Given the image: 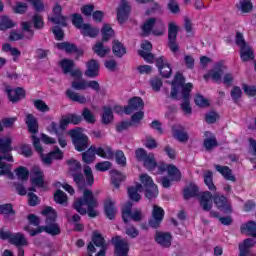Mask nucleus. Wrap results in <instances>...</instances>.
<instances>
[{
    "label": "nucleus",
    "mask_w": 256,
    "mask_h": 256,
    "mask_svg": "<svg viewBox=\"0 0 256 256\" xmlns=\"http://www.w3.org/2000/svg\"><path fill=\"white\" fill-rule=\"evenodd\" d=\"M45 175L39 166H34L31 170L30 181L33 187H38V189H45Z\"/></svg>",
    "instance_id": "obj_14"
},
{
    "label": "nucleus",
    "mask_w": 256,
    "mask_h": 256,
    "mask_svg": "<svg viewBox=\"0 0 256 256\" xmlns=\"http://www.w3.org/2000/svg\"><path fill=\"white\" fill-rule=\"evenodd\" d=\"M163 217H165V211H163V208L154 205L152 210V218L149 221L150 227H152V229H157V227L161 225Z\"/></svg>",
    "instance_id": "obj_20"
},
{
    "label": "nucleus",
    "mask_w": 256,
    "mask_h": 256,
    "mask_svg": "<svg viewBox=\"0 0 256 256\" xmlns=\"http://www.w3.org/2000/svg\"><path fill=\"white\" fill-rule=\"evenodd\" d=\"M113 121V110L111 107L104 106L102 113V123L109 125Z\"/></svg>",
    "instance_id": "obj_51"
},
{
    "label": "nucleus",
    "mask_w": 256,
    "mask_h": 256,
    "mask_svg": "<svg viewBox=\"0 0 256 256\" xmlns=\"http://www.w3.org/2000/svg\"><path fill=\"white\" fill-rule=\"evenodd\" d=\"M140 182L141 184H136L128 188V195L132 201H140L141 200V193L143 190L146 191V198L147 199H155L157 195H159V190L157 189V185L153 182V179L147 174L140 175Z\"/></svg>",
    "instance_id": "obj_3"
},
{
    "label": "nucleus",
    "mask_w": 256,
    "mask_h": 256,
    "mask_svg": "<svg viewBox=\"0 0 256 256\" xmlns=\"http://www.w3.org/2000/svg\"><path fill=\"white\" fill-rule=\"evenodd\" d=\"M197 193H199L197 186L195 184H190L184 189V198L191 199V197L197 196Z\"/></svg>",
    "instance_id": "obj_56"
},
{
    "label": "nucleus",
    "mask_w": 256,
    "mask_h": 256,
    "mask_svg": "<svg viewBox=\"0 0 256 256\" xmlns=\"http://www.w3.org/2000/svg\"><path fill=\"white\" fill-rule=\"evenodd\" d=\"M104 211L108 219H113L115 217L117 214V208L115 207V201H113V199L108 198L105 200Z\"/></svg>",
    "instance_id": "obj_35"
},
{
    "label": "nucleus",
    "mask_w": 256,
    "mask_h": 256,
    "mask_svg": "<svg viewBox=\"0 0 256 256\" xmlns=\"http://www.w3.org/2000/svg\"><path fill=\"white\" fill-rule=\"evenodd\" d=\"M214 203L221 213H231V203L225 196L216 195L214 197Z\"/></svg>",
    "instance_id": "obj_26"
},
{
    "label": "nucleus",
    "mask_w": 256,
    "mask_h": 256,
    "mask_svg": "<svg viewBox=\"0 0 256 256\" xmlns=\"http://www.w3.org/2000/svg\"><path fill=\"white\" fill-rule=\"evenodd\" d=\"M3 159H5V161L13 163V156L9 153L6 154L4 157H0V175H6L8 179H15V175L11 171V164L3 162Z\"/></svg>",
    "instance_id": "obj_18"
},
{
    "label": "nucleus",
    "mask_w": 256,
    "mask_h": 256,
    "mask_svg": "<svg viewBox=\"0 0 256 256\" xmlns=\"http://www.w3.org/2000/svg\"><path fill=\"white\" fill-rule=\"evenodd\" d=\"M177 33H179V25L175 22L168 24V39H177Z\"/></svg>",
    "instance_id": "obj_59"
},
{
    "label": "nucleus",
    "mask_w": 256,
    "mask_h": 256,
    "mask_svg": "<svg viewBox=\"0 0 256 256\" xmlns=\"http://www.w3.org/2000/svg\"><path fill=\"white\" fill-rule=\"evenodd\" d=\"M2 51H4V53H9L15 62L19 61V57H21V50L11 46L9 43L3 44Z\"/></svg>",
    "instance_id": "obj_37"
},
{
    "label": "nucleus",
    "mask_w": 256,
    "mask_h": 256,
    "mask_svg": "<svg viewBox=\"0 0 256 256\" xmlns=\"http://www.w3.org/2000/svg\"><path fill=\"white\" fill-rule=\"evenodd\" d=\"M172 136L180 143H187L189 141V135L185 131V128L179 124L172 127Z\"/></svg>",
    "instance_id": "obj_25"
},
{
    "label": "nucleus",
    "mask_w": 256,
    "mask_h": 256,
    "mask_svg": "<svg viewBox=\"0 0 256 256\" xmlns=\"http://www.w3.org/2000/svg\"><path fill=\"white\" fill-rule=\"evenodd\" d=\"M56 47L61 51H65L66 53H76L77 57H80L81 55H83V50H77V46L69 42L58 43Z\"/></svg>",
    "instance_id": "obj_33"
},
{
    "label": "nucleus",
    "mask_w": 256,
    "mask_h": 256,
    "mask_svg": "<svg viewBox=\"0 0 256 256\" xmlns=\"http://www.w3.org/2000/svg\"><path fill=\"white\" fill-rule=\"evenodd\" d=\"M96 147L91 146L86 152L82 153V160L84 163H93L95 161Z\"/></svg>",
    "instance_id": "obj_44"
},
{
    "label": "nucleus",
    "mask_w": 256,
    "mask_h": 256,
    "mask_svg": "<svg viewBox=\"0 0 256 256\" xmlns=\"http://www.w3.org/2000/svg\"><path fill=\"white\" fill-rule=\"evenodd\" d=\"M145 113L143 111H138L135 114L132 115V119L129 122H122L120 125H118L117 129L118 131H123V129H127L130 125H139L141 123V120L143 119Z\"/></svg>",
    "instance_id": "obj_30"
},
{
    "label": "nucleus",
    "mask_w": 256,
    "mask_h": 256,
    "mask_svg": "<svg viewBox=\"0 0 256 256\" xmlns=\"http://www.w3.org/2000/svg\"><path fill=\"white\" fill-rule=\"evenodd\" d=\"M143 107H145L143 99L140 97H134L129 100L128 105L124 108V113H126V115H131V113H134V111H140Z\"/></svg>",
    "instance_id": "obj_22"
},
{
    "label": "nucleus",
    "mask_w": 256,
    "mask_h": 256,
    "mask_svg": "<svg viewBox=\"0 0 256 256\" xmlns=\"http://www.w3.org/2000/svg\"><path fill=\"white\" fill-rule=\"evenodd\" d=\"M42 215L46 217V226L31 229V225H26L24 227V231L30 233L31 237H35V235H39V233H43V231L48 233V235H59V233H61V228H59V225L55 223V219H57V212L55 209L47 206L42 210Z\"/></svg>",
    "instance_id": "obj_4"
},
{
    "label": "nucleus",
    "mask_w": 256,
    "mask_h": 256,
    "mask_svg": "<svg viewBox=\"0 0 256 256\" xmlns=\"http://www.w3.org/2000/svg\"><path fill=\"white\" fill-rule=\"evenodd\" d=\"M72 87L77 91H85V89H92L93 91H96V93H99V91H101V86L99 85V82L95 80H75L72 82Z\"/></svg>",
    "instance_id": "obj_13"
},
{
    "label": "nucleus",
    "mask_w": 256,
    "mask_h": 256,
    "mask_svg": "<svg viewBox=\"0 0 256 256\" xmlns=\"http://www.w3.org/2000/svg\"><path fill=\"white\" fill-rule=\"evenodd\" d=\"M96 155L102 159H113V157H115V152H113L111 146L104 145L96 148Z\"/></svg>",
    "instance_id": "obj_36"
},
{
    "label": "nucleus",
    "mask_w": 256,
    "mask_h": 256,
    "mask_svg": "<svg viewBox=\"0 0 256 256\" xmlns=\"http://www.w3.org/2000/svg\"><path fill=\"white\" fill-rule=\"evenodd\" d=\"M112 242L115 246V256H127L129 253V243L117 236L112 239Z\"/></svg>",
    "instance_id": "obj_19"
},
{
    "label": "nucleus",
    "mask_w": 256,
    "mask_h": 256,
    "mask_svg": "<svg viewBox=\"0 0 256 256\" xmlns=\"http://www.w3.org/2000/svg\"><path fill=\"white\" fill-rule=\"evenodd\" d=\"M46 130L48 133H50V135H57L60 147H67V138L63 136L65 130H61V126L57 125L55 122H51L50 125L47 126Z\"/></svg>",
    "instance_id": "obj_16"
},
{
    "label": "nucleus",
    "mask_w": 256,
    "mask_h": 256,
    "mask_svg": "<svg viewBox=\"0 0 256 256\" xmlns=\"http://www.w3.org/2000/svg\"><path fill=\"white\" fill-rule=\"evenodd\" d=\"M34 107L37 109V111H40L41 113H47L50 111L49 106L43 100H35Z\"/></svg>",
    "instance_id": "obj_61"
},
{
    "label": "nucleus",
    "mask_w": 256,
    "mask_h": 256,
    "mask_svg": "<svg viewBox=\"0 0 256 256\" xmlns=\"http://www.w3.org/2000/svg\"><path fill=\"white\" fill-rule=\"evenodd\" d=\"M102 33V41H109L111 37L115 35L113 28L110 25L105 24L101 30Z\"/></svg>",
    "instance_id": "obj_58"
},
{
    "label": "nucleus",
    "mask_w": 256,
    "mask_h": 256,
    "mask_svg": "<svg viewBox=\"0 0 256 256\" xmlns=\"http://www.w3.org/2000/svg\"><path fill=\"white\" fill-rule=\"evenodd\" d=\"M20 27L22 32L19 30H12L9 34V41H21L23 39H33L35 32L30 22L24 21L21 22Z\"/></svg>",
    "instance_id": "obj_9"
},
{
    "label": "nucleus",
    "mask_w": 256,
    "mask_h": 256,
    "mask_svg": "<svg viewBox=\"0 0 256 256\" xmlns=\"http://www.w3.org/2000/svg\"><path fill=\"white\" fill-rule=\"evenodd\" d=\"M236 7L242 13H251L253 11V2L251 0H239Z\"/></svg>",
    "instance_id": "obj_42"
},
{
    "label": "nucleus",
    "mask_w": 256,
    "mask_h": 256,
    "mask_svg": "<svg viewBox=\"0 0 256 256\" xmlns=\"http://www.w3.org/2000/svg\"><path fill=\"white\" fill-rule=\"evenodd\" d=\"M215 169L216 171H218V173H221L227 179V181H235V176L233 175L229 167L216 165Z\"/></svg>",
    "instance_id": "obj_45"
},
{
    "label": "nucleus",
    "mask_w": 256,
    "mask_h": 256,
    "mask_svg": "<svg viewBox=\"0 0 256 256\" xmlns=\"http://www.w3.org/2000/svg\"><path fill=\"white\" fill-rule=\"evenodd\" d=\"M82 117L85 120L86 123H95V115L93 114V112H91V110L85 108L82 112Z\"/></svg>",
    "instance_id": "obj_63"
},
{
    "label": "nucleus",
    "mask_w": 256,
    "mask_h": 256,
    "mask_svg": "<svg viewBox=\"0 0 256 256\" xmlns=\"http://www.w3.org/2000/svg\"><path fill=\"white\" fill-rule=\"evenodd\" d=\"M199 203L204 211H211V208L213 207V195L211 192L206 191L201 193L199 196Z\"/></svg>",
    "instance_id": "obj_27"
},
{
    "label": "nucleus",
    "mask_w": 256,
    "mask_h": 256,
    "mask_svg": "<svg viewBox=\"0 0 256 256\" xmlns=\"http://www.w3.org/2000/svg\"><path fill=\"white\" fill-rule=\"evenodd\" d=\"M115 159H116V163L120 165V167H125V165H127V158L125 157V153H123V151L121 150L116 151Z\"/></svg>",
    "instance_id": "obj_62"
},
{
    "label": "nucleus",
    "mask_w": 256,
    "mask_h": 256,
    "mask_svg": "<svg viewBox=\"0 0 256 256\" xmlns=\"http://www.w3.org/2000/svg\"><path fill=\"white\" fill-rule=\"evenodd\" d=\"M156 65L162 77H165V78L171 77V73H173V69L171 68V65L167 63V61L163 60V57L157 59Z\"/></svg>",
    "instance_id": "obj_29"
},
{
    "label": "nucleus",
    "mask_w": 256,
    "mask_h": 256,
    "mask_svg": "<svg viewBox=\"0 0 256 256\" xmlns=\"http://www.w3.org/2000/svg\"><path fill=\"white\" fill-rule=\"evenodd\" d=\"M54 201L59 203V205H67V194L61 190L56 191L54 194Z\"/></svg>",
    "instance_id": "obj_60"
},
{
    "label": "nucleus",
    "mask_w": 256,
    "mask_h": 256,
    "mask_svg": "<svg viewBox=\"0 0 256 256\" xmlns=\"http://www.w3.org/2000/svg\"><path fill=\"white\" fill-rule=\"evenodd\" d=\"M25 123L28 127L29 133H32V135L39 133V123L37 122V118H35L33 114L26 115Z\"/></svg>",
    "instance_id": "obj_34"
},
{
    "label": "nucleus",
    "mask_w": 256,
    "mask_h": 256,
    "mask_svg": "<svg viewBox=\"0 0 256 256\" xmlns=\"http://www.w3.org/2000/svg\"><path fill=\"white\" fill-rule=\"evenodd\" d=\"M172 239L171 234L167 232H157L155 236V241L160 247H171Z\"/></svg>",
    "instance_id": "obj_31"
},
{
    "label": "nucleus",
    "mask_w": 256,
    "mask_h": 256,
    "mask_svg": "<svg viewBox=\"0 0 256 256\" xmlns=\"http://www.w3.org/2000/svg\"><path fill=\"white\" fill-rule=\"evenodd\" d=\"M112 51L116 57H123L127 53V49L118 40L113 41Z\"/></svg>",
    "instance_id": "obj_46"
},
{
    "label": "nucleus",
    "mask_w": 256,
    "mask_h": 256,
    "mask_svg": "<svg viewBox=\"0 0 256 256\" xmlns=\"http://www.w3.org/2000/svg\"><path fill=\"white\" fill-rule=\"evenodd\" d=\"M92 49L94 53L98 55V57H105L106 55H109V53H111V48L103 45V42H97Z\"/></svg>",
    "instance_id": "obj_38"
},
{
    "label": "nucleus",
    "mask_w": 256,
    "mask_h": 256,
    "mask_svg": "<svg viewBox=\"0 0 256 256\" xmlns=\"http://www.w3.org/2000/svg\"><path fill=\"white\" fill-rule=\"evenodd\" d=\"M111 178H112V183L114 186L119 187L121 185L122 181H125V175L121 174L117 170L111 171Z\"/></svg>",
    "instance_id": "obj_55"
},
{
    "label": "nucleus",
    "mask_w": 256,
    "mask_h": 256,
    "mask_svg": "<svg viewBox=\"0 0 256 256\" xmlns=\"http://www.w3.org/2000/svg\"><path fill=\"white\" fill-rule=\"evenodd\" d=\"M13 150L11 148V137L0 136V153L5 154Z\"/></svg>",
    "instance_id": "obj_40"
},
{
    "label": "nucleus",
    "mask_w": 256,
    "mask_h": 256,
    "mask_svg": "<svg viewBox=\"0 0 256 256\" xmlns=\"http://www.w3.org/2000/svg\"><path fill=\"white\" fill-rule=\"evenodd\" d=\"M92 241L96 247H101V249H107V243H105V239L99 232H94Z\"/></svg>",
    "instance_id": "obj_57"
},
{
    "label": "nucleus",
    "mask_w": 256,
    "mask_h": 256,
    "mask_svg": "<svg viewBox=\"0 0 256 256\" xmlns=\"http://www.w3.org/2000/svg\"><path fill=\"white\" fill-rule=\"evenodd\" d=\"M6 93L12 103H17V101L25 97V90H23V88L11 89L7 87Z\"/></svg>",
    "instance_id": "obj_32"
},
{
    "label": "nucleus",
    "mask_w": 256,
    "mask_h": 256,
    "mask_svg": "<svg viewBox=\"0 0 256 256\" xmlns=\"http://www.w3.org/2000/svg\"><path fill=\"white\" fill-rule=\"evenodd\" d=\"M205 140H204V147L207 151H211L214 147H217V139L215 135L211 132H205Z\"/></svg>",
    "instance_id": "obj_39"
},
{
    "label": "nucleus",
    "mask_w": 256,
    "mask_h": 256,
    "mask_svg": "<svg viewBox=\"0 0 256 256\" xmlns=\"http://www.w3.org/2000/svg\"><path fill=\"white\" fill-rule=\"evenodd\" d=\"M14 173L19 181H27L29 179V169L25 166H19L14 170Z\"/></svg>",
    "instance_id": "obj_50"
},
{
    "label": "nucleus",
    "mask_w": 256,
    "mask_h": 256,
    "mask_svg": "<svg viewBox=\"0 0 256 256\" xmlns=\"http://www.w3.org/2000/svg\"><path fill=\"white\" fill-rule=\"evenodd\" d=\"M157 19L150 18L144 22L142 25V33L143 35H150V33H153V29H155V23Z\"/></svg>",
    "instance_id": "obj_48"
},
{
    "label": "nucleus",
    "mask_w": 256,
    "mask_h": 256,
    "mask_svg": "<svg viewBox=\"0 0 256 256\" xmlns=\"http://www.w3.org/2000/svg\"><path fill=\"white\" fill-rule=\"evenodd\" d=\"M150 85L153 91L159 92L161 91V87H163V81L161 78L155 77L150 80Z\"/></svg>",
    "instance_id": "obj_64"
},
{
    "label": "nucleus",
    "mask_w": 256,
    "mask_h": 256,
    "mask_svg": "<svg viewBox=\"0 0 256 256\" xmlns=\"http://www.w3.org/2000/svg\"><path fill=\"white\" fill-rule=\"evenodd\" d=\"M31 139L34 149L37 151V153H39L42 159V163H44V165H51L53 161L63 159V152L59 148H56L54 151L44 155L43 147L41 146V140L37 136H35V134L31 136Z\"/></svg>",
    "instance_id": "obj_6"
},
{
    "label": "nucleus",
    "mask_w": 256,
    "mask_h": 256,
    "mask_svg": "<svg viewBox=\"0 0 256 256\" xmlns=\"http://www.w3.org/2000/svg\"><path fill=\"white\" fill-rule=\"evenodd\" d=\"M151 49H153V46L151 45V42L145 40L141 44V49L138 51L140 57L147 61V63H153L154 56L151 54Z\"/></svg>",
    "instance_id": "obj_21"
},
{
    "label": "nucleus",
    "mask_w": 256,
    "mask_h": 256,
    "mask_svg": "<svg viewBox=\"0 0 256 256\" xmlns=\"http://www.w3.org/2000/svg\"><path fill=\"white\" fill-rule=\"evenodd\" d=\"M131 207H133V204L128 202L122 208V219L124 223H129L131 219L132 221H141L143 219V212L139 209H135L131 212Z\"/></svg>",
    "instance_id": "obj_11"
},
{
    "label": "nucleus",
    "mask_w": 256,
    "mask_h": 256,
    "mask_svg": "<svg viewBox=\"0 0 256 256\" xmlns=\"http://www.w3.org/2000/svg\"><path fill=\"white\" fill-rule=\"evenodd\" d=\"M72 23L77 29H80L84 37H97V35H99V29L93 28L89 24H83V16H81V14H74Z\"/></svg>",
    "instance_id": "obj_10"
},
{
    "label": "nucleus",
    "mask_w": 256,
    "mask_h": 256,
    "mask_svg": "<svg viewBox=\"0 0 256 256\" xmlns=\"http://www.w3.org/2000/svg\"><path fill=\"white\" fill-rule=\"evenodd\" d=\"M68 135L72 139V143L76 151H85L89 147V138L87 135L83 134V129L76 128L74 130L68 131Z\"/></svg>",
    "instance_id": "obj_8"
},
{
    "label": "nucleus",
    "mask_w": 256,
    "mask_h": 256,
    "mask_svg": "<svg viewBox=\"0 0 256 256\" xmlns=\"http://www.w3.org/2000/svg\"><path fill=\"white\" fill-rule=\"evenodd\" d=\"M10 243L16 245L17 247H25L27 245V238L21 233L13 234L10 238Z\"/></svg>",
    "instance_id": "obj_41"
},
{
    "label": "nucleus",
    "mask_w": 256,
    "mask_h": 256,
    "mask_svg": "<svg viewBox=\"0 0 256 256\" xmlns=\"http://www.w3.org/2000/svg\"><path fill=\"white\" fill-rule=\"evenodd\" d=\"M81 121V116L77 114H68L67 116L62 117L58 127H60L61 131H65V129H67V126L71 125V123L72 125H78V123H81Z\"/></svg>",
    "instance_id": "obj_23"
},
{
    "label": "nucleus",
    "mask_w": 256,
    "mask_h": 256,
    "mask_svg": "<svg viewBox=\"0 0 256 256\" xmlns=\"http://www.w3.org/2000/svg\"><path fill=\"white\" fill-rule=\"evenodd\" d=\"M67 96L69 99H71V101H76L77 103L81 104L87 103V98L84 95L77 94L73 90H68Z\"/></svg>",
    "instance_id": "obj_52"
},
{
    "label": "nucleus",
    "mask_w": 256,
    "mask_h": 256,
    "mask_svg": "<svg viewBox=\"0 0 256 256\" xmlns=\"http://www.w3.org/2000/svg\"><path fill=\"white\" fill-rule=\"evenodd\" d=\"M204 183L208 186L210 191H215V184L213 183V172L206 170L204 172Z\"/></svg>",
    "instance_id": "obj_54"
},
{
    "label": "nucleus",
    "mask_w": 256,
    "mask_h": 256,
    "mask_svg": "<svg viewBox=\"0 0 256 256\" xmlns=\"http://www.w3.org/2000/svg\"><path fill=\"white\" fill-rule=\"evenodd\" d=\"M221 77H223L224 85L233 83V74L227 73V67L223 62L217 63L208 74L204 75V79H213L216 83L221 82Z\"/></svg>",
    "instance_id": "obj_7"
},
{
    "label": "nucleus",
    "mask_w": 256,
    "mask_h": 256,
    "mask_svg": "<svg viewBox=\"0 0 256 256\" xmlns=\"http://www.w3.org/2000/svg\"><path fill=\"white\" fill-rule=\"evenodd\" d=\"M60 67H62L64 73H70L76 81L83 77V72L79 69L73 70V67H75V62H73V60L64 59L60 61Z\"/></svg>",
    "instance_id": "obj_15"
},
{
    "label": "nucleus",
    "mask_w": 256,
    "mask_h": 256,
    "mask_svg": "<svg viewBox=\"0 0 256 256\" xmlns=\"http://www.w3.org/2000/svg\"><path fill=\"white\" fill-rule=\"evenodd\" d=\"M68 166L70 175L74 178V181L76 182V185L78 187H84L85 186V178L81 174H77L78 171H81V163L75 159L68 160Z\"/></svg>",
    "instance_id": "obj_12"
},
{
    "label": "nucleus",
    "mask_w": 256,
    "mask_h": 256,
    "mask_svg": "<svg viewBox=\"0 0 256 256\" xmlns=\"http://www.w3.org/2000/svg\"><path fill=\"white\" fill-rule=\"evenodd\" d=\"M191 89H193V84H185V78L183 74L176 73L174 80L172 82L171 97L177 101H182L180 104V109L184 115H191L193 113V108L191 107Z\"/></svg>",
    "instance_id": "obj_1"
},
{
    "label": "nucleus",
    "mask_w": 256,
    "mask_h": 256,
    "mask_svg": "<svg viewBox=\"0 0 256 256\" xmlns=\"http://www.w3.org/2000/svg\"><path fill=\"white\" fill-rule=\"evenodd\" d=\"M86 67H87L85 71L86 77H90L91 79L95 77H99V69H100L99 61L92 59L86 63Z\"/></svg>",
    "instance_id": "obj_28"
},
{
    "label": "nucleus",
    "mask_w": 256,
    "mask_h": 256,
    "mask_svg": "<svg viewBox=\"0 0 256 256\" xmlns=\"http://www.w3.org/2000/svg\"><path fill=\"white\" fill-rule=\"evenodd\" d=\"M61 5L56 4L53 7L52 15L48 17V21H51V23H54V25H61V27L67 26V18L61 15Z\"/></svg>",
    "instance_id": "obj_17"
},
{
    "label": "nucleus",
    "mask_w": 256,
    "mask_h": 256,
    "mask_svg": "<svg viewBox=\"0 0 256 256\" xmlns=\"http://www.w3.org/2000/svg\"><path fill=\"white\" fill-rule=\"evenodd\" d=\"M144 167L148 169V171H153V173L161 174L167 171L168 177H164L162 179V186L167 188L171 187V183L173 181H181V171L177 169V166L173 164L165 165V164H157V160H155V155L149 153L148 156L143 161Z\"/></svg>",
    "instance_id": "obj_2"
},
{
    "label": "nucleus",
    "mask_w": 256,
    "mask_h": 256,
    "mask_svg": "<svg viewBox=\"0 0 256 256\" xmlns=\"http://www.w3.org/2000/svg\"><path fill=\"white\" fill-rule=\"evenodd\" d=\"M13 27H17V23H15L11 18L7 16H2L0 19V31H7V29H13Z\"/></svg>",
    "instance_id": "obj_43"
},
{
    "label": "nucleus",
    "mask_w": 256,
    "mask_h": 256,
    "mask_svg": "<svg viewBox=\"0 0 256 256\" xmlns=\"http://www.w3.org/2000/svg\"><path fill=\"white\" fill-rule=\"evenodd\" d=\"M96 207H99V204L91 190H85L83 193V199H77L74 202V209H76L80 215L88 214V217H97V215H99V212L95 209Z\"/></svg>",
    "instance_id": "obj_5"
},
{
    "label": "nucleus",
    "mask_w": 256,
    "mask_h": 256,
    "mask_svg": "<svg viewBox=\"0 0 256 256\" xmlns=\"http://www.w3.org/2000/svg\"><path fill=\"white\" fill-rule=\"evenodd\" d=\"M165 31H167L165 23L159 19H156L152 34L161 37V35H165Z\"/></svg>",
    "instance_id": "obj_49"
},
{
    "label": "nucleus",
    "mask_w": 256,
    "mask_h": 256,
    "mask_svg": "<svg viewBox=\"0 0 256 256\" xmlns=\"http://www.w3.org/2000/svg\"><path fill=\"white\" fill-rule=\"evenodd\" d=\"M240 57L242 61H251L255 58L253 55V49L249 45L240 48Z\"/></svg>",
    "instance_id": "obj_47"
},
{
    "label": "nucleus",
    "mask_w": 256,
    "mask_h": 256,
    "mask_svg": "<svg viewBox=\"0 0 256 256\" xmlns=\"http://www.w3.org/2000/svg\"><path fill=\"white\" fill-rule=\"evenodd\" d=\"M129 11H131L129 2H127V0H121L120 5L117 9V20L119 23H123L124 21H127L129 17Z\"/></svg>",
    "instance_id": "obj_24"
},
{
    "label": "nucleus",
    "mask_w": 256,
    "mask_h": 256,
    "mask_svg": "<svg viewBox=\"0 0 256 256\" xmlns=\"http://www.w3.org/2000/svg\"><path fill=\"white\" fill-rule=\"evenodd\" d=\"M194 102H195V105H197V107H201L202 109H205V107H209L211 105V102L209 101V99L205 98L201 94H197L195 96Z\"/></svg>",
    "instance_id": "obj_53"
}]
</instances>
